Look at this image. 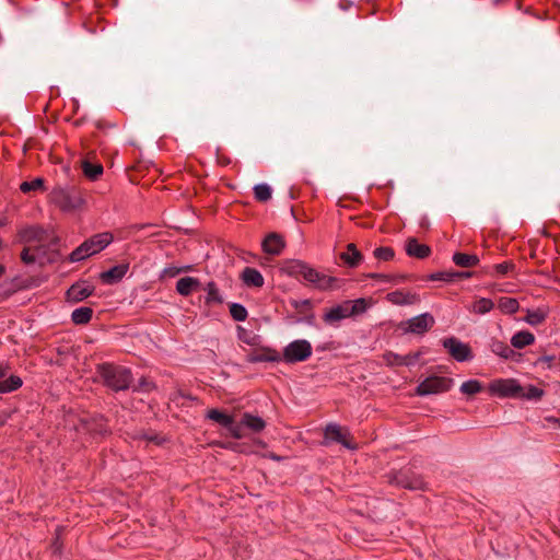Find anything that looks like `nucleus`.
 Wrapping results in <instances>:
<instances>
[{
    "label": "nucleus",
    "instance_id": "1",
    "mask_svg": "<svg viewBox=\"0 0 560 560\" xmlns=\"http://www.w3.org/2000/svg\"><path fill=\"white\" fill-rule=\"evenodd\" d=\"M97 373L104 385L115 392L126 390L132 381L129 369L112 363H103L97 366Z\"/></svg>",
    "mask_w": 560,
    "mask_h": 560
},
{
    "label": "nucleus",
    "instance_id": "2",
    "mask_svg": "<svg viewBox=\"0 0 560 560\" xmlns=\"http://www.w3.org/2000/svg\"><path fill=\"white\" fill-rule=\"evenodd\" d=\"M50 201L63 212H71L84 205V198L75 186L55 187L49 194Z\"/></svg>",
    "mask_w": 560,
    "mask_h": 560
},
{
    "label": "nucleus",
    "instance_id": "3",
    "mask_svg": "<svg viewBox=\"0 0 560 560\" xmlns=\"http://www.w3.org/2000/svg\"><path fill=\"white\" fill-rule=\"evenodd\" d=\"M114 240L110 232L97 233L90 238L85 240L80 246L69 255L71 262H78L84 260L103 249H105Z\"/></svg>",
    "mask_w": 560,
    "mask_h": 560
},
{
    "label": "nucleus",
    "instance_id": "4",
    "mask_svg": "<svg viewBox=\"0 0 560 560\" xmlns=\"http://www.w3.org/2000/svg\"><path fill=\"white\" fill-rule=\"evenodd\" d=\"M368 308L366 301L364 299H357L353 301H343L340 304L331 307L327 311L323 319L327 324L339 323L342 319L363 314Z\"/></svg>",
    "mask_w": 560,
    "mask_h": 560
},
{
    "label": "nucleus",
    "instance_id": "5",
    "mask_svg": "<svg viewBox=\"0 0 560 560\" xmlns=\"http://www.w3.org/2000/svg\"><path fill=\"white\" fill-rule=\"evenodd\" d=\"M312 352L313 348L310 341L298 339L284 347L281 360L289 364L303 362L312 355Z\"/></svg>",
    "mask_w": 560,
    "mask_h": 560
},
{
    "label": "nucleus",
    "instance_id": "6",
    "mask_svg": "<svg viewBox=\"0 0 560 560\" xmlns=\"http://www.w3.org/2000/svg\"><path fill=\"white\" fill-rule=\"evenodd\" d=\"M453 378L446 376L432 375L424 378L416 387L418 396L436 395L448 392L453 386Z\"/></svg>",
    "mask_w": 560,
    "mask_h": 560
},
{
    "label": "nucleus",
    "instance_id": "7",
    "mask_svg": "<svg viewBox=\"0 0 560 560\" xmlns=\"http://www.w3.org/2000/svg\"><path fill=\"white\" fill-rule=\"evenodd\" d=\"M435 324L432 314L425 312L401 322L399 327L405 334L422 336L428 332Z\"/></svg>",
    "mask_w": 560,
    "mask_h": 560
},
{
    "label": "nucleus",
    "instance_id": "8",
    "mask_svg": "<svg viewBox=\"0 0 560 560\" xmlns=\"http://www.w3.org/2000/svg\"><path fill=\"white\" fill-rule=\"evenodd\" d=\"M489 394L499 398H517L521 384L515 378H497L488 387Z\"/></svg>",
    "mask_w": 560,
    "mask_h": 560
},
{
    "label": "nucleus",
    "instance_id": "9",
    "mask_svg": "<svg viewBox=\"0 0 560 560\" xmlns=\"http://www.w3.org/2000/svg\"><path fill=\"white\" fill-rule=\"evenodd\" d=\"M74 429L79 433L90 434L92 436L105 435L108 432L106 420L103 416H83L79 418Z\"/></svg>",
    "mask_w": 560,
    "mask_h": 560
},
{
    "label": "nucleus",
    "instance_id": "10",
    "mask_svg": "<svg viewBox=\"0 0 560 560\" xmlns=\"http://www.w3.org/2000/svg\"><path fill=\"white\" fill-rule=\"evenodd\" d=\"M324 444H328L329 442H337L348 450L357 448L355 443L351 441L349 430L341 428L337 423H329L326 425L324 431Z\"/></svg>",
    "mask_w": 560,
    "mask_h": 560
},
{
    "label": "nucleus",
    "instance_id": "11",
    "mask_svg": "<svg viewBox=\"0 0 560 560\" xmlns=\"http://www.w3.org/2000/svg\"><path fill=\"white\" fill-rule=\"evenodd\" d=\"M442 345L447 350L450 355L457 362L470 361L474 358L469 345L464 343L456 337H448L443 339Z\"/></svg>",
    "mask_w": 560,
    "mask_h": 560
},
{
    "label": "nucleus",
    "instance_id": "12",
    "mask_svg": "<svg viewBox=\"0 0 560 560\" xmlns=\"http://www.w3.org/2000/svg\"><path fill=\"white\" fill-rule=\"evenodd\" d=\"M18 235L22 243H40L49 238L48 231L38 224L23 226L19 230Z\"/></svg>",
    "mask_w": 560,
    "mask_h": 560
},
{
    "label": "nucleus",
    "instance_id": "13",
    "mask_svg": "<svg viewBox=\"0 0 560 560\" xmlns=\"http://www.w3.org/2000/svg\"><path fill=\"white\" fill-rule=\"evenodd\" d=\"M302 278L305 281L314 284L316 288H318L320 290H326V289L331 288L334 281H336V283L338 282L337 279H335L332 277H328L324 273H320L319 271L312 268L307 264L305 266L304 275Z\"/></svg>",
    "mask_w": 560,
    "mask_h": 560
},
{
    "label": "nucleus",
    "instance_id": "14",
    "mask_svg": "<svg viewBox=\"0 0 560 560\" xmlns=\"http://www.w3.org/2000/svg\"><path fill=\"white\" fill-rule=\"evenodd\" d=\"M94 290L95 287L88 283L86 281H78L67 290V300L73 303L81 302L91 296Z\"/></svg>",
    "mask_w": 560,
    "mask_h": 560
},
{
    "label": "nucleus",
    "instance_id": "15",
    "mask_svg": "<svg viewBox=\"0 0 560 560\" xmlns=\"http://www.w3.org/2000/svg\"><path fill=\"white\" fill-rule=\"evenodd\" d=\"M246 361L249 363L279 362L281 361V354L272 348L261 347L252 350L246 355Z\"/></svg>",
    "mask_w": 560,
    "mask_h": 560
},
{
    "label": "nucleus",
    "instance_id": "16",
    "mask_svg": "<svg viewBox=\"0 0 560 560\" xmlns=\"http://www.w3.org/2000/svg\"><path fill=\"white\" fill-rule=\"evenodd\" d=\"M206 295L203 298L205 305L211 307L213 305L223 304L224 298L214 281H209L205 287Z\"/></svg>",
    "mask_w": 560,
    "mask_h": 560
},
{
    "label": "nucleus",
    "instance_id": "17",
    "mask_svg": "<svg viewBox=\"0 0 560 560\" xmlns=\"http://www.w3.org/2000/svg\"><path fill=\"white\" fill-rule=\"evenodd\" d=\"M516 270V265L512 260H506L493 266L483 267V273L492 278H500Z\"/></svg>",
    "mask_w": 560,
    "mask_h": 560
},
{
    "label": "nucleus",
    "instance_id": "18",
    "mask_svg": "<svg viewBox=\"0 0 560 560\" xmlns=\"http://www.w3.org/2000/svg\"><path fill=\"white\" fill-rule=\"evenodd\" d=\"M201 282L198 278L186 276L177 280L176 292L182 296H189L192 292L198 290Z\"/></svg>",
    "mask_w": 560,
    "mask_h": 560
},
{
    "label": "nucleus",
    "instance_id": "19",
    "mask_svg": "<svg viewBox=\"0 0 560 560\" xmlns=\"http://www.w3.org/2000/svg\"><path fill=\"white\" fill-rule=\"evenodd\" d=\"M129 266L127 264L116 265L100 275L104 283L113 284L120 281L127 273Z\"/></svg>",
    "mask_w": 560,
    "mask_h": 560
},
{
    "label": "nucleus",
    "instance_id": "20",
    "mask_svg": "<svg viewBox=\"0 0 560 560\" xmlns=\"http://www.w3.org/2000/svg\"><path fill=\"white\" fill-rule=\"evenodd\" d=\"M284 248V241L277 233L268 234L262 241V249L269 255H279Z\"/></svg>",
    "mask_w": 560,
    "mask_h": 560
},
{
    "label": "nucleus",
    "instance_id": "21",
    "mask_svg": "<svg viewBox=\"0 0 560 560\" xmlns=\"http://www.w3.org/2000/svg\"><path fill=\"white\" fill-rule=\"evenodd\" d=\"M406 253L410 257L424 259L431 254V248L425 244H420L416 238H408L406 242Z\"/></svg>",
    "mask_w": 560,
    "mask_h": 560
},
{
    "label": "nucleus",
    "instance_id": "22",
    "mask_svg": "<svg viewBox=\"0 0 560 560\" xmlns=\"http://www.w3.org/2000/svg\"><path fill=\"white\" fill-rule=\"evenodd\" d=\"M243 283L252 288H261L265 283L264 277L259 270L252 267H246L241 273Z\"/></svg>",
    "mask_w": 560,
    "mask_h": 560
},
{
    "label": "nucleus",
    "instance_id": "23",
    "mask_svg": "<svg viewBox=\"0 0 560 560\" xmlns=\"http://www.w3.org/2000/svg\"><path fill=\"white\" fill-rule=\"evenodd\" d=\"M241 420L244 428L253 433H259L266 428V421L261 417L250 412H244Z\"/></svg>",
    "mask_w": 560,
    "mask_h": 560
},
{
    "label": "nucleus",
    "instance_id": "24",
    "mask_svg": "<svg viewBox=\"0 0 560 560\" xmlns=\"http://www.w3.org/2000/svg\"><path fill=\"white\" fill-rule=\"evenodd\" d=\"M491 351L504 360H514L515 357L520 355L505 342L492 339L490 342Z\"/></svg>",
    "mask_w": 560,
    "mask_h": 560
},
{
    "label": "nucleus",
    "instance_id": "25",
    "mask_svg": "<svg viewBox=\"0 0 560 560\" xmlns=\"http://www.w3.org/2000/svg\"><path fill=\"white\" fill-rule=\"evenodd\" d=\"M386 299L397 305H411L419 301V296L404 291H394L387 294Z\"/></svg>",
    "mask_w": 560,
    "mask_h": 560
},
{
    "label": "nucleus",
    "instance_id": "26",
    "mask_svg": "<svg viewBox=\"0 0 560 560\" xmlns=\"http://www.w3.org/2000/svg\"><path fill=\"white\" fill-rule=\"evenodd\" d=\"M340 258L351 268L359 266L362 261V255L353 243L347 245V250L340 255Z\"/></svg>",
    "mask_w": 560,
    "mask_h": 560
},
{
    "label": "nucleus",
    "instance_id": "27",
    "mask_svg": "<svg viewBox=\"0 0 560 560\" xmlns=\"http://www.w3.org/2000/svg\"><path fill=\"white\" fill-rule=\"evenodd\" d=\"M535 342V336L528 330H521L514 334L511 338L512 347L516 349H523Z\"/></svg>",
    "mask_w": 560,
    "mask_h": 560
},
{
    "label": "nucleus",
    "instance_id": "28",
    "mask_svg": "<svg viewBox=\"0 0 560 560\" xmlns=\"http://www.w3.org/2000/svg\"><path fill=\"white\" fill-rule=\"evenodd\" d=\"M453 262L463 268L475 267L479 262V257L474 254H466L457 252L453 255Z\"/></svg>",
    "mask_w": 560,
    "mask_h": 560
},
{
    "label": "nucleus",
    "instance_id": "29",
    "mask_svg": "<svg viewBox=\"0 0 560 560\" xmlns=\"http://www.w3.org/2000/svg\"><path fill=\"white\" fill-rule=\"evenodd\" d=\"M548 312L545 308L538 307L535 310H527L524 320L530 326H538L546 320Z\"/></svg>",
    "mask_w": 560,
    "mask_h": 560
},
{
    "label": "nucleus",
    "instance_id": "30",
    "mask_svg": "<svg viewBox=\"0 0 560 560\" xmlns=\"http://www.w3.org/2000/svg\"><path fill=\"white\" fill-rule=\"evenodd\" d=\"M93 316V310L88 306H82L79 308H75L71 314V320L75 325H85L88 324Z\"/></svg>",
    "mask_w": 560,
    "mask_h": 560
},
{
    "label": "nucleus",
    "instance_id": "31",
    "mask_svg": "<svg viewBox=\"0 0 560 560\" xmlns=\"http://www.w3.org/2000/svg\"><path fill=\"white\" fill-rule=\"evenodd\" d=\"M545 392L535 385H528L526 387L521 385V393L517 398L538 401L542 398Z\"/></svg>",
    "mask_w": 560,
    "mask_h": 560
},
{
    "label": "nucleus",
    "instance_id": "32",
    "mask_svg": "<svg viewBox=\"0 0 560 560\" xmlns=\"http://www.w3.org/2000/svg\"><path fill=\"white\" fill-rule=\"evenodd\" d=\"M23 381L18 375H10L7 380L0 381V394H8L19 389Z\"/></svg>",
    "mask_w": 560,
    "mask_h": 560
},
{
    "label": "nucleus",
    "instance_id": "33",
    "mask_svg": "<svg viewBox=\"0 0 560 560\" xmlns=\"http://www.w3.org/2000/svg\"><path fill=\"white\" fill-rule=\"evenodd\" d=\"M207 418L219 423L221 427H223L225 429L229 425H232V420H233L232 416L226 415L219 409H210L207 413Z\"/></svg>",
    "mask_w": 560,
    "mask_h": 560
},
{
    "label": "nucleus",
    "instance_id": "34",
    "mask_svg": "<svg viewBox=\"0 0 560 560\" xmlns=\"http://www.w3.org/2000/svg\"><path fill=\"white\" fill-rule=\"evenodd\" d=\"M498 307L504 314H515L520 308V303L514 298L503 296L499 300Z\"/></svg>",
    "mask_w": 560,
    "mask_h": 560
},
{
    "label": "nucleus",
    "instance_id": "35",
    "mask_svg": "<svg viewBox=\"0 0 560 560\" xmlns=\"http://www.w3.org/2000/svg\"><path fill=\"white\" fill-rule=\"evenodd\" d=\"M83 174L91 180H96L103 174L102 164H93L89 161H84L82 164Z\"/></svg>",
    "mask_w": 560,
    "mask_h": 560
},
{
    "label": "nucleus",
    "instance_id": "36",
    "mask_svg": "<svg viewBox=\"0 0 560 560\" xmlns=\"http://www.w3.org/2000/svg\"><path fill=\"white\" fill-rule=\"evenodd\" d=\"M20 190L23 194H28L37 190H45V180L42 177H36L30 182H23L20 185Z\"/></svg>",
    "mask_w": 560,
    "mask_h": 560
},
{
    "label": "nucleus",
    "instance_id": "37",
    "mask_svg": "<svg viewBox=\"0 0 560 560\" xmlns=\"http://www.w3.org/2000/svg\"><path fill=\"white\" fill-rule=\"evenodd\" d=\"M272 195L271 187L268 184H258L254 187L255 199L259 202H266L270 200Z\"/></svg>",
    "mask_w": 560,
    "mask_h": 560
},
{
    "label": "nucleus",
    "instance_id": "38",
    "mask_svg": "<svg viewBox=\"0 0 560 560\" xmlns=\"http://www.w3.org/2000/svg\"><path fill=\"white\" fill-rule=\"evenodd\" d=\"M494 307V303L491 299L480 298L474 302L472 311L476 314H487Z\"/></svg>",
    "mask_w": 560,
    "mask_h": 560
},
{
    "label": "nucleus",
    "instance_id": "39",
    "mask_svg": "<svg viewBox=\"0 0 560 560\" xmlns=\"http://www.w3.org/2000/svg\"><path fill=\"white\" fill-rule=\"evenodd\" d=\"M459 390L465 395H476L482 390V384L478 380H468L460 385Z\"/></svg>",
    "mask_w": 560,
    "mask_h": 560
},
{
    "label": "nucleus",
    "instance_id": "40",
    "mask_svg": "<svg viewBox=\"0 0 560 560\" xmlns=\"http://www.w3.org/2000/svg\"><path fill=\"white\" fill-rule=\"evenodd\" d=\"M230 314L232 318L236 322H244L248 316L246 307L240 303L230 304Z\"/></svg>",
    "mask_w": 560,
    "mask_h": 560
},
{
    "label": "nucleus",
    "instance_id": "41",
    "mask_svg": "<svg viewBox=\"0 0 560 560\" xmlns=\"http://www.w3.org/2000/svg\"><path fill=\"white\" fill-rule=\"evenodd\" d=\"M191 270H192L191 265H185L182 267L167 266L163 269L162 277L175 278L176 276H178L182 272H189Z\"/></svg>",
    "mask_w": 560,
    "mask_h": 560
},
{
    "label": "nucleus",
    "instance_id": "42",
    "mask_svg": "<svg viewBox=\"0 0 560 560\" xmlns=\"http://www.w3.org/2000/svg\"><path fill=\"white\" fill-rule=\"evenodd\" d=\"M306 264L301 260H293L287 266V271L293 277H303Z\"/></svg>",
    "mask_w": 560,
    "mask_h": 560
},
{
    "label": "nucleus",
    "instance_id": "43",
    "mask_svg": "<svg viewBox=\"0 0 560 560\" xmlns=\"http://www.w3.org/2000/svg\"><path fill=\"white\" fill-rule=\"evenodd\" d=\"M373 255L378 260L389 261L394 258L395 253L392 247L384 246L375 248Z\"/></svg>",
    "mask_w": 560,
    "mask_h": 560
},
{
    "label": "nucleus",
    "instance_id": "44",
    "mask_svg": "<svg viewBox=\"0 0 560 560\" xmlns=\"http://www.w3.org/2000/svg\"><path fill=\"white\" fill-rule=\"evenodd\" d=\"M462 273H458V272H447V271H440V272H434V273H431L429 276V279L431 281H445V282H452L455 280V278H457L458 276H460Z\"/></svg>",
    "mask_w": 560,
    "mask_h": 560
},
{
    "label": "nucleus",
    "instance_id": "45",
    "mask_svg": "<svg viewBox=\"0 0 560 560\" xmlns=\"http://www.w3.org/2000/svg\"><path fill=\"white\" fill-rule=\"evenodd\" d=\"M383 360L388 366H402V355L392 351H387L383 354Z\"/></svg>",
    "mask_w": 560,
    "mask_h": 560
},
{
    "label": "nucleus",
    "instance_id": "46",
    "mask_svg": "<svg viewBox=\"0 0 560 560\" xmlns=\"http://www.w3.org/2000/svg\"><path fill=\"white\" fill-rule=\"evenodd\" d=\"M389 481L392 483H395V485H397L399 487H404V488L416 489L419 487L416 483H410V482L405 481L401 471L394 472V474L389 475Z\"/></svg>",
    "mask_w": 560,
    "mask_h": 560
},
{
    "label": "nucleus",
    "instance_id": "47",
    "mask_svg": "<svg viewBox=\"0 0 560 560\" xmlns=\"http://www.w3.org/2000/svg\"><path fill=\"white\" fill-rule=\"evenodd\" d=\"M231 434L232 438L234 439H243L246 434L244 432V424H242V420L238 422V423H235L234 422V419L232 420V425H229L226 428Z\"/></svg>",
    "mask_w": 560,
    "mask_h": 560
},
{
    "label": "nucleus",
    "instance_id": "48",
    "mask_svg": "<svg viewBox=\"0 0 560 560\" xmlns=\"http://www.w3.org/2000/svg\"><path fill=\"white\" fill-rule=\"evenodd\" d=\"M21 260L25 264V265H31V264H34L36 262L37 260V257L35 254L31 253V249L25 247L22 253H21Z\"/></svg>",
    "mask_w": 560,
    "mask_h": 560
},
{
    "label": "nucleus",
    "instance_id": "49",
    "mask_svg": "<svg viewBox=\"0 0 560 560\" xmlns=\"http://www.w3.org/2000/svg\"><path fill=\"white\" fill-rule=\"evenodd\" d=\"M419 359V353H409L406 355H402V366H410L413 365Z\"/></svg>",
    "mask_w": 560,
    "mask_h": 560
},
{
    "label": "nucleus",
    "instance_id": "50",
    "mask_svg": "<svg viewBox=\"0 0 560 560\" xmlns=\"http://www.w3.org/2000/svg\"><path fill=\"white\" fill-rule=\"evenodd\" d=\"M369 277L374 280H381L383 282L390 281L392 277L384 273H370Z\"/></svg>",
    "mask_w": 560,
    "mask_h": 560
},
{
    "label": "nucleus",
    "instance_id": "51",
    "mask_svg": "<svg viewBox=\"0 0 560 560\" xmlns=\"http://www.w3.org/2000/svg\"><path fill=\"white\" fill-rule=\"evenodd\" d=\"M294 307L298 308L300 305L301 306H306V307H310L311 306V301L310 300H302L300 302H294L293 303Z\"/></svg>",
    "mask_w": 560,
    "mask_h": 560
},
{
    "label": "nucleus",
    "instance_id": "52",
    "mask_svg": "<svg viewBox=\"0 0 560 560\" xmlns=\"http://www.w3.org/2000/svg\"><path fill=\"white\" fill-rule=\"evenodd\" d=\"M265 457L270 458V459L276 460V462L282 460V457L277 455V454H275V453H269L268 455H265Z\"/></svg>",
    "mask_w": 560,
    "mask_h": 560
},
{
    "label": "nucleus",
    "instance_id": "53",
    "mask_svg": "<svg viewBox=\"0 0 560 560\" xmlns=\"http://www.w3.org/2000/svg\"><path fill=\"white\" fill-rule=\"evenodd\" d=\"M547 420L550 422L557 423L560 427V419L550 417V418H547Z\"/></svg>",
    "mask_w": 560,
    "mask_h": 560
},
{
    "label": "nucleus",
    "instance_id": "54",
    "mask_svg": "<svg viewBox=\"0 0 560 560\" xmlns=\"http://www.w3.org/2000/svg\"><path fill=\"white\" fill-rule=\"evenodd\" d=\"M4 272H5V267L2 264H0V278L4 275Z\"/></svg>",
    "mask_w": 560,
    "mask_h": 560
},
{
    "label": "nucleus",
    "instance_id": "55",
    "mask_svg": "<svg viewBox=\"0 0 560 560\" xmlns=\"http://www.w3.org/2000/svg\"><path fill=\"white\" fill-rule=\"evenodd\" d=\"M147 440L153 441V442H155L158 444L160 443L155 436H147Z\"/></svg>",
    "mask_w": 560,
    "mask_h": 560
},
{
    "label": "nucleus",
    "instance_id": "56",
    "mask_svg": "<svg viewBox=\"0 0 560 560\" xmlns=\"http://www.w3.org/2000/svg\"><path fill=\"white\" fill-rule=\"evenodd\" d=\"M462 273H463V275L458 276L457 278H462V277H466V278H468V277H470V276H471V273H470V272H462Z\"/></svg>",
    "mask_w": 560,
    "mask_h": 560
},
{
    "label": "nucleus",
    "instance_id": "57",
    "mask_svg": "<svg viewBox=\"0 0 560 560\" xmlns=\"http://www.w3.org/2000/svg\"><path fill=\"white\" fill-rule=\"evenodd\" d=\"M5 224V220H0V226H3Z\"/></svg>",
    "mask_w": 560,
    "mask_h": 560
}]
</instances>
